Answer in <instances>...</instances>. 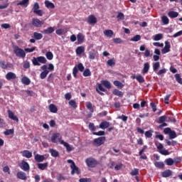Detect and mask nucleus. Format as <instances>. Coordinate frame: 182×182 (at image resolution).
Here are the masks:
<instances>
[{"instance_id": "1", "label": "nucleus", "mask_w": 182, "mask_h": 182, "mask_svg": "<svg viewBox=\"0 0 182 182\" xmlns=\"http://www.w3.org/2000/svg\"><path fill=\"white\" fill-rule=\"evenodd\" d=\"M33 66H41V63L45 65L47 63L48 60L44 56L33 57L31 60Z\"/></svg>"}, {"instance_id": "2", "label": "nucleus", "mask_w": 182, "mask_h": 182, "mask_svg": "<svg viewBox=\"0 0 182 182\" xmlns=\"http://www.w3.org/2000/svg\"><path fill=\"white\" fill-rule=\"evenodd\" d=\"M13 52L17 58H21V59H25V58H26V53H25V50L18 46H14L13 47Z\"/></svg>"}, {"instance_id": "3", "label": "nucleus", "mask_w": 182, "mask_h": 182, "mask_svg": "<svg viewBox=\"0 0 182 182\" xmlns=\"http://www.w3.org/2000/svg\"><path fill=\"white\" fill-rule=\"evenodd\" d=\"M85 164L87 167H90V168H95V167L99 164V162L97 160H96V159L93 157H89L85 159Z\"/></svg>"}, {"instance_id": "4", "label": "nucleus", "mask_w": 182, "mask_h": 182, "mask_svg": "<svg viewBox=\"0 0 182 182\" xmlns=\"http://www.w3.org/2000/svg\"><path fill=\"white\" fill-rule=\"evenodd\" d=\"M68 163H69L70 165V168H71V174L73 176V174H75V173H76V174H80V170H79V167H77L76 166V164H75V161H73V160L72 159H68L67 161Z\"/></svg>"}, {"instance_id": "5", "label": "nucleus", "mask_w": 182, "mask_h": 182, "mask_svg": "<svg viewBox=\"0 0 182 182\" xmlns=\"http://www.w3.org/2000/svg\"><path fill=\"white\" fill-rule=\"evenodd\" d=\"M167 119V116L163 115L159 117L157 123H159L161 125L159 126V129L163 130V127H167L168 124L166 123V120Z\"/></svg>"}, {"instance_id": "6", "label": "nucleus", "mask_w": 182, "mask_h": 182, "mask_svg": "<svg viewBox=\"0 0 182 182\" xmlns=\"http://www.w3.org/2000/svg\"><path fill=\"white\" fill-rule=\"evenodd\" d=\"M105 141H106V137L100 136L93 140V144L94 146L99 147L100 146H102V144H105Z\"/></svg>"}, {"instance_id": "7", "label": "nucleus", "mask_w": 182, "mask_h": 182, "mask_svg": "<svg viewBox=\"0 0 182 182\" xmlns=\"http://www.w3.org/2000/svg\"><path fill=\"white\" fill-rule=\"evenodd\" d=\"M41 69L43 71L40 74V77L41 79H46V76L49 75V70H48V65H43L41 67Z\"/></svg>"}, {"instance_id": "8", "label": "nucleus", "mask_w": 182, "mask_h": 182, "mask_svg": "<svg viewBox=\"0 0 182 182\" xmlns=\"http://www.w3.org/2000/svg\"><path fill=\"white\" fill-rule=\"evenodd\" d=\"M43 23H45L44 21H41L36 18H32V26H35L36 28H41Z\"/></svg>"}, {"instance_id": "9", "label": "nucleus", "mask_w": 182, "mask_h": 182, "mask_svg": "<svg viewBox=\"0 0 182 182\" xmlns=\"http://www.w3.org/2000/svg\"><path fill=\"white\" fill-rule=\"evenodd\" d=\"M20 168L23 170V171H29L31 166H29V164L25 161H22L21 164H18Z\"/></svg>"}, {"instance_id": "10", "label": "nucleus", "mask_w": 182, "mask_h": 182, "mask_svg": "<svg viewBox=\"0 0 182 182\" xmlns=\"http://www.w3.org/2000/svg\"><path fill=\"white\" fill-rule=\"evenodd\" d=\"M62 139V136H60V133H54L51 136V141L52 143H58Z\"/></svg>"}, {"instance_id": "11", "label": "nucleus", "mask_w": 182, "mask_h": 182, "mask_svg": "<svg viewBox=\"0 0 182 182\" xmlns=\"http://www.w3.org/2000/svg\"><path fill=\"white\" fill-rule=\"evenodd\" d=\"M171 48V45L170 44V42L165 41V46L161 50L162 55H165V53H168V52H170Z\"/></svg>"}, {"instance_id": "12", "label": "nucleus", "mask_w": 182, "mask_h": 182, "mask_svg": "<svg viewBox=\"0 0 182 182\" xmlns=\"http://www.w3.org/2000/svg\"><path fill=\"white\" fill-rule=\"evenodd\" d=\"M7 113H8V116H9V119H11V120H14V122H19V119L18 118V117H16V115H15L14 114V112L9 109L7 111Z\"/></svg>"}, {"instance_id": "13", "label": "nucleus", "mask_w": 182, "mask_h": 182, "mask_svg": "<svg viewBox=\"0 0 182 182\" xmlns=\"http://www.w3.org/2000/svg\"><path fill=\"white\" fill-rule=\"evenodd\" d=\"M102 84H98L97 88H96V92H97L98 94L100 95V96H105V93L102 92H106V89L103 87Z\"/></svg>"}, {"instance_id": "14", "label": "nucleus", "mask_w": 182, "mask_h": 182, "mask_svg": "<svg viewBox=\"0 0 182 182\" xmlns=\"http://www.w3.org/2000/svg\"><path fill=\"white\" fill-rule=\"evenodd\" d=\"M6 80H15L16 79V74L13 72H9L5 76Z\"/></svg>"}, {"instance_id": "15", "label": "nucleus", "mask_w": 182, "mask_h": 182, "mask_svg": "<svg viewBox=\"0 0 182 182\" xmlns=\"http://www.w3.org/2000/svg\"><path fill=\"white\" fill-rule=\"evenodd\" d=\"M87 23L90 25H95V23H97V18L93 15H90L88 16Z\"/></svg>"}, {"instance_id": "16", "label": "nucleus", "mask_w": 182, "mask_h": 182, "mask_svg": "<svg viewBox=\"0 0 182 182\" xmlns=\"http://www.w3.org/2000/svg\"><path fill=\"white\" fill-rule=\"evenodd\" d=\"M17 178H19V180H28V176H26V173L23 171H18L17 173Z\"/></svg>"}, {"instance_id": "17", "label": "nucleus", "mask_w": 182, "mask_h": 182, "mask_svg": "<svg viewBox=\"0 0 182 182\" xmlns=\"http://www.w3.org/2000/svg\"><path fill=\"white\" fill-rule=\"evenodd\" d=\"M34 159L37 163H42V161H44L46 158L45 157V155L37 154L35 155Z\"/></svg>"}, {"instance_id": "18", "label": "nucleus", "mask_w": 182, "mask_h": 182, "mask_svg": "<svg viewBox=\"0 0 182 182\" xmlns=\"http://www.w3.org/2000/svg\"><path fill=\"white\" fill-rule=\"evenodd\" d=\"M109 127H110V122L107 121H103L99 125L100 129H102V130H105V129H107Z\"/></svg>"}, {"instance_id": "19", "label": "nucleus", "mask_w": 182, "mask_h": 182, "mask_svg": "<svg viewBox=\"0 0 182 182\" xmlns=\"http://www.w3.org/2000/svg\"><path fill=\"white\" fill-rule=\"evenodd\" d=\"M12 66V64L7 63L6 64L4 60H0V68H1V69H8V68H11Z\"/></svg>"}, {"instance_id": "20", "label": "nucleus", "mask_w": 182, "mask_h": 182, "mask_svg": "<svg viewBox=\"0 0 182 182\" xmlns=\"http://www.w3.org/2000/svg\"><path fill=\"white\" fill-rule=\"evenodd\" d=\"M77 44L78 45H82L83 42H85V36L82 34V33H79L77 35Z\"/></svg>"}, {"instance_id": "21", "label": "nucleus", "mask_w": 182, "mask_h": 182, "mask_svg": "<svg viewBox=\"0 0 182 182\" xmlns=\"http://www.w3.org/2000/svg\"><path fill=\"white\" fill-rule=\"evenodd\" d=\"M53 32H55V28L50 26L46 29H44L42 31V33H44L45 35H50V33H53Z\"/></svg>"}, {"instance_id": "22", "label": "nucleus", "mask_w": 182, "mask_h": 182, "mask_svg": "<svg viewBox=\"0 0 182 182\" xmlns=\"http://www.w3.org/2000/svg\"><path fill=\"white\" fill-rule=\"evenodd\" d=\"M149 70H150V63L147 62L144 64V68L141 73L143 75H146V73H149Z\"/></svg>"}, {"instance_id": "23", "label": "nucleus", "mask_w": 182, "mask_h": 182, "mask_svg": "<svg viewBox=\"0 0 182 182\" xmlns=\"http://www.w3.org/2000/svg\"><path fill=\"white\" fill-rule=\"evenodd\" d=\"M23 157H26V159H31L32 157V152H30L29 150H24L21 152Z\"/></svg>"}, {"instance_id": "24", "label": "nucleus", "mask_w": 182, "mask_h": 182, "mask_svg": "<svg viewBox=\"0 0 182 182\" xmlns=\"http://www.w3.org/2000/svg\"><path fill=\"white\" fill-rule=\"evenodd\" d=\"M97 52L96 50H92V51H89L88 53V58L89 59H91V60H95L96 59V55Z\"/></svg>"}, {"instance_id": "25", "label": "nucleus", "mask_w": 182, "mask_h": 182, "mask_svg": "<svg viewBox=\"0 0 182 182\" xmlns=\"http://www.w3.org/2000/svg\"><path fill=\"white\" fill-rule=\"evenodd\" d=\"M23 6L24 8H28V5H29V0H21L20 2L17 4V6Z\"/></svg>"}, {"instance_id": "26", "label": "nucleus", "mask_w": 182, "mask_h": 182, "mask_svg": "<svg viewBox=\"0 0 182 182\" xmlns=\"http://www.w3.org/2000/svg\"><path fill=\"white\" fill-rule=\"evenodd\" d=\"M48 165H49L48 162H46L44 164L38 163L37 164V167L38 168H39V170H46L48 168Z\"/></svg>"}, {"instance_id": "27", "label": "nucleus", "mask_w": 182, "mask_h": 182, "mask_svg": "<svg viewBox=\"0 0 182 182\" xmlns=\"http://www.w3.org/2000/svg\"><path fill=\"white\" fill-rule=\"evenodd\" d=\"M60 144H63L64 147L66 148L67 151H72V146H70V144H69L68 142L64 141L63 140H61L60 141Z\"/></svg>"}, {"instance_id": "28", "label": "nucleus", "mask_w": 182, "mask_h": 182, "mask_svg": "<svg viewBox=\"0 0 182 182\" xmlns=\"http://www.w3.org/2000/svg\"><path fill=\"white\" fill-rule=\"evenodd\" d=\"M48 109L51 113H58V107L54 104H50Z\"/></svg>"}, {"instance_id": "29", "label": "nucleus", "mask_w": 182, "mask_h": 182, "mask_svg": "<svg viewBox=\"0 0 182 182\" xmlns=\"http://www.w3.org/2000/svg\"><path fill=\"white\" fill-rule=\"evenodd\" d=\"M173 174V172L170 169H167L161 173V176L164 178L170 177Z\"/></svg>"}, {"instance_id": "30", "label": "nucleus", "mask_w": 182, "mask_h": 182, "mask_svg": "<svg viewBox=\"0 0 182 182\" xmlns=\"http://www.w3.org/2000/svg\"><path fill=\"white\" fill-rule=\"evenodd\" d=\"M33 36L36 41H41L43 38V35L41 33L34 32Z\"/></svg>"}, {"instance_id": "31", "label": "nucleus", "mask_w": 182, "mask_h": 182, "mask_svg": "<svg viewBox=\"0 0 182 182\" xmlns=\"http://www.w3.org/2000/svg\"><path fill=\"white\" fill-rule=\"evenodd\" d=\"M85 53V47L84 46H78L75 50L76 55H82V53Z\"/></svg>"}, {"instance_id": "32", "label": "nucleus", "mask_w": 182, "mask_h": 182, "mask_svg": "<svg viewBox=\"0 0 182 182\" xmlns=\"http://www.w3.org/2000/svg\"><path fill=\"white\" fill-rule=\"evenodd\" d=\"M107 66H110L111 68H113V66H115L116 65V59L114 58H112L107 61Z\"/></svg>"}, {"instance_id": "33", "label": "nucleus", "mask_w": 182, "mask_h": 182, "mask_svg": "<svg viewBox=\"0 0 182 182\" xmlns=\"http://www.w3.org/2000/svg\"><path fill=\"white\" fill-rule=\"evenodd\" d=\"M21 83H23V85L28 86V85H31V80L28 78V77H23L21 78Z\"/></svg>"}, {"instance_id": "34", "label": "nucleus", "mask_w": 182, "mask_h": 182, "mask_svg": "<svg viewBox=\"0 0 182 182\" xmlns=\"http://www.w3.org/2000/svg\"><path fill=\"white\" fill-rule=\"evenodd\" d=\"M168 16L171 18H177V16H178V12L171 11L168 13Z\"/></svg>"}, {"instance_id": "35", "label": "nucleus", "mask_w": 182, "mask_h": 182, "mask_svg": "<svg viewBox=\"0 0 182 182\" xmlns=\"http://www.w3.org/2000/svg\"><path fill=\"white\" fill-rule=\"evenodd\" d=\"M102 85L106 87V89H112V84L108 80H102L101 81Z\"/></svg>"}, {"instance_id": "36", "label": "nucleus", "mask_w": 182, "mask_h": 182, "mask_svg": "<svg viewBox=\"0 0 182 182\" xmlns=\"http://www.w3.org/2000/svg\"><path fill=\"white\" fill-rule=\"evenodd\" d=\"M49 153H50L52 157H59V151H58L56 149H50L49 150Z\"/></svg>"}, {"instance_id": "37", "label": "nucleus", "mask_w": 182, "mask_h": 182, "mask_svg": "<svg viewBox=\"0 0 182 182\" xmlns=\"http://www.w3.org/2000/svg\"><path fill=\"white\" fill-rule=\"evenodd\" d=\"M45 5L48 9H53L55 8V4L49 1H46Z\"/></svg>"}, {"instance_id": "38", "label": "nucleus", "mask_w": 182, "mask_h": 182, "mask_svg": "<svg viewBox=\"0 0 182 182\" xmlns=\"http://www.w3.org/2000/svg\"><path fill=\"white\" fill-rule=\"evenodd\" d=\"M104 35L107 38H112L114 35V32L112 30H105Z\"/></svg>"}, {"instance_id": "39", "label": "nucleus", "mask_w": 182, "mask_h": 182, "mask_svg": "<svg viewBox=\"0 0 182 182\" xmlns=\"http://www.w3.org/2000/svg\"><path fill=\"white\" fill-rule=\"evenodd\" d=\"M68 105L71 106L73 109H77V104L76 103V100H71L68 102Z\"/></svg>"}, {"instance_id": "40", "label": "nucleus", "mask_w": 182, "mask_h": 182, "mask_svg": "<svg viewBox=\"0 0 182 182\" xmlns=\"http://www.w3.org/2000/svg\"><path fill=\"white\" fill-rule=\"evenodd\" d=\"M112 93L115 96H119V97H123V92L117 89L114 90Z\"/></svg>"}, {"instance_id": "41", "label": "nucleus", "mask_w": 182, "mask_h": 182, "mask_svg": "<svg viewBox=\"0 0 182 182\" xmlns=\"http://www.w3.org/2000/svg\"><path fill=\"white\" fill-rule=\"evenodd\" d=\"M161 21L164 25H168V23H170V20L168 19V17H167V16H163L161 17Z\"/></svg>"}, {"instance_id": "42", "label": "nucleus", "mask_w": 182, "mask_h": 182, "mask_svg": "<svg viewBox=\"0 0 182 182\" xmlns=\"http://www.w3.org/2000/svg\"><path fill=\"white\" fill-rule=\"evenodd\" d=\"M153 133H154V131L151 129L146 131L145 132V137L146 139H151V137H153Z\"/></svg>"}, {"instance_id": "43", "label": "nucleus", "mask_w": 182, "mask_h": 182, "mask_svg": "<svg viewBox=\"0 0 182 182\" xmlns=\"http://www.w3.org/2000/svg\"><path fill=\"white\" fill-rule=\"evenodd\" d=\"M82 75L85 77H87L89 76H92V72L90 71V69L87 68L84 70Z\"/></svg>"}, {"instance_id": "44", "label": "nucleus", "mask_w": 182, "mask_h": 182, "mask_svg": "<svg viewBox=\"0 0 182 182\" xmlns=\"http://www.w3.org/2000/svg\"><path fill=\"white\" fill-rule=\"evenodd\" d=\"M114 86H117V87H119L120 89H122V87H124V85H123V83H122L119 80H115L114 81Z\"/></svg>"}, {"instance_id": "45", "label": "nucleus", "mask_w": 182, "mask_h": 182, "mask_svg": "<svg viewBox=\"0 0 182 182\" xmlns=\"http://www.w3.org/2000/svg\"><path fill=\"white\" fill-rule=\"evenodd\" d=\"M86 107L88 110H90L91 113H93V112H95V109H93V105L92 104V102H87Z\"/></svg>"}, {"instance_id": "46", "label": "nucleus", "mask_w": 182, "mask_h": 182, "mask_svg": "<svg viewBox=\"0 0 182 182\" xmlns=\"http://www.w3.org/2000/svg\"><path fill=\"white\" fill-rule=\"evenodd\" d=\"M154 166L155 167H157V168H164V163L163 162H155Z\"/></svg>"}, {"instance_id": "47", "label": "nucleus", "mask_w": 182, "mask_h": 182, "mask_svg": "<svg viewBox=\"0 0 182 182\" xmlns=\"http://www.w3.org/2000/svg\"><path fill=\"white\" fill-rule=\"evenodd\" d=\"M165 163H166L167 166H173V164H174V160L171 158H168L165 160Z\"/></svg>"}, {"instance_id": "48", "label": "nucleus", "mask_w": 182, "mask_h": 182, "mask_svg": "<svg viewBox=\"0 0 182 182\" xmlns=\"http://www.w3.org/2000/svg\"><path fill=\"white\" fill-rule=\"evenodd\" d=\"M159 68H160V63L156 62L153 63V70L154 72H156V70H159Z\"/></svg>"}, {"instance_id": "49", "label": "nucleus", "mask_w": 182, "mask_h": 182, "mask_svg": "<svg viewBox=\"0 0 182 182\" xmlns=\"http://www.w3.org/2000/svg\"><path fill=\"white\" fill-rule=\"evenodd\" d=\"M136 80H137V82H139V83H144L145 82L144 77L141 76V75H139L138 76H136Z\"/></svg>"}, {"instance_id": "50", "label": "nucleus", "mask_w": 182, "mask_h": 182, "mask_svg": "<svg viewBox=\"0 0 182 182\" xmlns=\"http://www.w3.org/2000/svg\"><path fill=\"white\" fill-rule=\"evenodd\" d=\"M174 77H175V79H176V82H177L178 83H179V85H182V78H181V77L180 76V74H176V75H174Z\"/></svg>"}, {"instance_id": "51", "label": "nucleus", "mask_w": 182, "mask_h": 182, "mask_svg": "<svg viewBox=\"0 0 182 182\" xmlns=\"http://www.w3.org/2000/svg\"><path fill=\"white\" fill-rule=\"evenodd\" d=\"M166 143L168 146H177V141H168V139H166Z\"/></svg>"}, {"instance_id": "52", "label": "nucleus", "mask_w": 182, "mask_h": 182, "mask_svg": "<svg viewBox=\"0 0 182 182\" xmlns=\"http://www.w3.org/2000/svg\"><path fill=\"white\" fill-rule=\"evenodd\" d=\"M14 129H7L4 132V134H5V136H11V134H14Z\"/></svg>"}, {"instance_id": "53", "label": "nucleus", "mask_w": 182, "mask_h": 182, "mask_svg": "<svg viewBox=\"0 0 182 182\" xmlns=\"http://www.w3.org/2000/svg\"><path fill=\"white\" fill-rule=\"evenodd\" d=\"M46 56L48 60H52V59H53V53L50 51L47 52Z\"/></svg>"}, {"instance_id": "54", "label": "nucleus", "mask_w": 182, "mask_h": 182, "mask_svg": "<svg viewBox=\"0 0 182 182\" xmlns=\"http://www.w3.org/2000/svg\"><path fill=\"white\" fill-rule=\"evenodd\" d=\"M141 39V36L140 35H136L132 38H131V41L132 42H139Z\"/></svg>"}, {"instance_id": "55", "label": "nucleus", "mask_w": 182, "mask_h": 182, "mask_svg": "<svg viewBox=\"0 0 182 182\" xmlns=\"http://www.w3.org/2000/svg\"><path fill=\"white\" fill-rule=\"evenodd\" d=\"M163 39V34L159 33L156 34L154 37V41H161Z\"/></svg>"}, {"instance_id": "56", "label": "nucleus", "mask_w": 182, "mask_h": 182, "mask_svg": "<svg viewBox=\"0 0 182 182\" xmlns=\"http://www.w3.org/2000/svg\"><path fill=\"white\" fill-rule=\"evenodd\" d=\"M88 128L91 132H95L96 131V127L95 126L94 123L90 122L88 125Z\"/></svg>"}, {"instance_id": "57", "label": "nucleus", "mask_w": 182, "mask_h": 182, "mask_svg": "<svg viewBox=\"0 0 182 182\" xmlns=\"http://www.w3.org/2000/svg\"><path fill=\"white\" fill-rule=\"evenodd\" d=\"M117 119H119L120 120H122V122H127V119H129V117L124 114H122L121 116H118Z\"/></svg>"}, {"instance_id": "58", "label": "nucleus", "mask_w": 182, "mask_h": 182, "mask_svg": "<svg viewBox=\"0 0 182 182\" xmlns=\"http://www.w3.org/2000/svg\"><path fill=\"white\" fill-rule=\"evenodd\" d=\"M117 18L118 21H123L124 19V14L122 12L118 13Z\"/></svg>"}, {"instance_id": "59", "label": "nucleus", "mask_w": 182, "mask_h": 182, "mask_svg": "<svg viewBox=\"0 0 182 182\" xmlns=\"http://www.w3.org/2000/svg\"><path fill=\"white\" fill-rule=\"evenodd\" d=\"M177 137V134L176 133V131H171V133H169V139H176Z\"/></svg>"}, {"instance_id": "60", "label": "nucleus", "mask_w": 182, "mask_h": 182, "mask_svg": "<svg viewBox=\"0 0 182 182\" xmlns=\"http://www.w3.org/2000/svg\"><path fill=\"white\" fill-rule=\"evenodd\" d=\"M38 10H39V3L36 2L33 4V12L35 14V12H36Z\"/></svg>"}, {"instance_id": "61", "label": "nucleus", "mask_w": 182, "mask_h": 182, "mask_svg": "<svg viewBox=\"0 0 182 182\" xmlns=\"http://www.w3.org/2000/svg\"><path fill=\"white\" fill-rule=\"evenodd\" d=\"M92 134L94 136H105V134H106V132H105V131H100L98 132H93Z\"/></svg>"}, {"instance_id": "62", "label": "nucleus", "mask_w": 182, "mask_h": 182, "mask_svg": "<svg viewBox=\"0 0 182 182\" xmlns=\"http://www.w3.org/2000/svg\"><path fill=\"white\" fill-rule=\"evenodd\" d=\"M25 52H27L28 53H32L34 50H36V47H33L31 48H27L24 49Z\"/></svg>"}, {"instance_id": "63", "label": "nucleus", "mask_w": 182, "mask_h": 182, "mask_svg": "<svg viewBox=\"0 0 182 182\" xmlns=\"http://www.w3.org/2000/svg\"><path fill=\"white\" fill-rule=\"evenodd\" d=\"M131 176H139V169L138 168H134L131 173Z\"/></svg>"}, {"instance_id": "64", "label": "nucleus", "mask_w": 182, "mask_h": 182, "mask_svg": "<svg viewBox=\"0 0 182 182\" xmlns=\"http://www.w3.org/2000/svg\"><path fill=\"white\" fill-rule=\"evenodd\" d=\"M80 182H90L92 181V179L88 178H81L79 179Z\"/></svg>"}]
</instances>
